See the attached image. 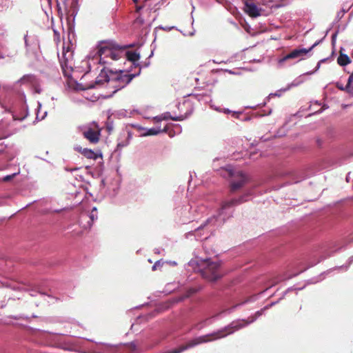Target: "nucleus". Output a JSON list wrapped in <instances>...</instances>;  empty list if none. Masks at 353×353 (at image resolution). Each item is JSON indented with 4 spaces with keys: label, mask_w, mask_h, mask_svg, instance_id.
Segmentation results:
<instances>
[{
    "label": "nucleus",
    "mask_w": 353,
    "mask_h": 353,
    "mask_svg": "<svg viewBox=\"0 0 353 353\" xmlns=\"http://www.w3.org/2000/svg\"><path fill=\"white\" fill-rule=\"evenodd\" d=\"M141 71V68L139 69V72L137 74H128L123 71L120 70L118 73L114 74V77L110 78L107 73L102 70L99 76L97 78L96 83L101 84L103 82H109L112 84V87L115 88L116 90L113 92H116L117 90L125 87L134 77L137 76Z\"/></svg>",
    "instance_id": "1"
},
{
    "label": "nucleus",
    "mask_w": 353,
    "mask_h": 353,
    "mask_svg": "<svg viewBox=\"0 0 353 353\" xmlns=\"http://www.w3.org/2000/svg\"><path fill=\"white\" fill-rule=\"evenodd\" d=\"M199 267L202 277L209 281H216L223 276L219 270L220 264L217 262L208 259L203 261Z\"/></svg>",
    "instance_id": "2"
},
{
    "label": "nucleus",
    "mask_w": 353,
    "mask_h": 353,
    "mask_svg": "<svg viewBox=\"0 0 353 353\" xmlns=\"http://www.w3.org/2000/svg\"><path fill=\"white\" fill-rule=\"evenodd\" d=\"M116 48V43L112 42H101L97 47V55L99 58V62L101 64H108L109 61L107 59L111 57V54Z\"/></svg>",
    "instance_id": "3"
},
{
    "label": "nucleus",
    "mask_w": 353,
    "mask_h": 353,
    "mask_svg": "<svg viewBox=\"0 0 353 353\" xmlns=\"http://www.w3.org/2000/svg\"><path fill=\"white\" fill-rule=\"evenodd\" d=\"M230 176H231V181L230 184V190L231 193H234L241 188H243L246 183H248V177L242 172H230Z\"/></svg>",
    "instance_id": "4"
},
{
    "label": "nucleus",
    "mask_w": 353,
    "mask_h": 353,
    "mask_svg": "<svg viewBox=\"0 0 353 353\" xmlns=\"http://www.w3.org/2000/svg\"><path fill=\"white\" fill-rule=\"evenodd\" d=\"M61 1H63V7H61L59 3H57L59 10L61 11L63 9L68 19L71 17L74 18L78 12V0Z\"/></svg>",
    "instance_id": "5"
},
{
    "label": "nucleus",
    "mask_w": 353,
    "mask_h": 353,
    "mask_svg": "<svg viewBox=\"0 0 353 353\" xmlns=\"http://www.w3.org/2000/svg\"><path fill=\"white\" fill-rule=\"evenodd\" d=\"M309 50L305 48L302 49H294L285 56H284L282 59L279 60V63L282 64L283 62L290 60V59H296L300 61L303 59L305 57H306L308 53Z\"/></svg>",
    "instance_id": "6"
},
{
    "label": "nucleus",
    "mask_w": 353,
    "mask_h": 353,
    "mask_svg": "<svg viewBox=\"0 0 353 353\" xmlns=\"http://www.w3.org/2000/svg\"><path fill=\"white\" fill-rule=\"evenodd\" d=\"M243 10L251 17H256L261 14V9L258 8L254 0H244Z\"/></svg>",
    "instance_id": "7"
},
{
    "label": "nucleus",
    "mask_w": 353,
    "mask_h": 353,
    "mask_svg": "<svg viewBox=\"0 0 353 353\" xmlns=\"http://www.w3.org/2000/svg\"><path fill=\"white\" fill-rule=\"evenodd\" d=\"M83 135L91 143H97L100 139V130L89 128L83 132Z\"/></svg>",
    "instance_id": "8"
},
{
    "label": "nucleus",
    "mask_w": 353,
    "mask_h": 353,
    "mask_svg": "<svg viewBox=\"0 0 353 353\" xmlns=\"http://www.w3.org/2000/svg\"><path fill=\"white\" fill-rule=\"evenodd\" d=\"M37 79V78L34 74H25L14 83V86L18 87L21 86L22 85H26L31 87L32 84L35 83V81Z\"/></svg>",
    "instance_id": "9"
},
{
    "label": "nucleus",
    "mask_w": 353,
    "mask_h": 353,
    "mask_svg": "<svg viewBox=\"0 0 353 353\" xmlns=\"http://www.w3.org/2000/svg\"><path fill=\"white\" fill-rule=\"evenodd\" d=\"M246 196L247 195H243L238 199H232L230 201H223L221 204V210H224L245 202L247 201L245 199Z\"/></svg>",
    "instance_id": "10"
},
{
    "label": "nucleus",
    "mask_w": 353,
    "mask_h": 353,
    "mask_svg": "<svg viewBox=\"0 0 353 353\" xmlns=\"http://www.w3.org/2000/svg\"><path fill=\"white\" fill-rule=\"evenodd\" d=\"M329 256H330V254L328 253L327 251L326 252L325 251L321 253L313 252H312V259L314 261H312L310 260V267H312V265H316L321 261L325 259Z\"/></svg>",
    "instance_id": "11"
},
{
    "label": "nucleus",
    "mask_w": 353,
    "mask_h": 353,
    "mask_svg": "<svg viewBox=\"0 0 353 353\" xmlns=\"http://www.w3.org/2000/svg\"><path fill=\"white\" fill-rule=\"evenodd\" d=\"M126 48V46H120L116 44V48H114L111 54L110 59L113 61L119 60L123 56L124 50H125Z\"/></svg>",
    "instance_id": "12"
},
{
    "label": "nucleus",
    "mask_w": 353,
    "mask_h": 353,
    "mask_svg": "<svg viewBox=\"0 0 353 353\" xmlns=\"http://www.w3.org/2000/svg\"><path fill=\"white\" fill-rule=\"evenodd\" d=\"M77 151L83 154L85 157L90 159H97L99 155L93 150L88 148H77Z\"/></svg>",
    "instance_id": "13"
},
{
    "label": "nucleus",
    "mask_w": 353,
    "mask_h": 353,
    "mask_svg": "<svg viewBox=\"0 0 353 353\" xmlns=\"http://www.w3.org/2000/svg\"><path fill=\"white\" fill-rule=\"evenodd\" d=\"M123 56H125L128 61H132L133 63H134V62L138 61L140 58L139 53L132 51H124Z\"/></svg>",
    "instance_id": "14"
},
{
    "label": "nucleus",
    "mask_w": 353,
    "mask_h": 353,
    "mask_svg": "<svg viewBox=\"0 0 353 353\" xmlns=\"http://www.w3.org/2000/svg\"><path fill=\"white\" fill-rule=\"evenodd\" d=\"M168 130V126L166 125L163 130L159 128H150L148 130V131L145 132V135L147 136H152V135H157L161 132H167Z\"/></svg>",
    "instance_id": "15"
},
{
    "label": "nucleus",
    "mask_w": 353,
    "mask_h": 353,
    "mask_svg": "<svg viewBox=\"0 0 353 353\" xmlns=\"http://www.w3.org/2000/svg\"><path fill=\"white\" fill-rule=\"evenodd\" d=\"M350 61H351L350 57L347 54L343 53H341L337 59L338 64L341 66H345L347 65L348 63H350Z\"/></svg>",
    "instance_id": "16"
},
{
    "label": "nucleus",
    "mask_w": 353,
    "mask_h": 353,
    "mask_svg": "<svg viewBox=\"0 0 353 353\" xmlns=\"http://www.w3.org/2000/svg\"><path fill=\"white\" fill-rule=\"evenodd\" d=\"M346 88L347 92L353 95V72L348 77Z\"/></svg>",
    "instance_id": "17"
},
{
    "label": "nucleus",
    "mask_w": 353,
    "mask_h": 353,
    "mask_svg": "<svg viewBox=\"0 0 353 353\" xmlns=\"http://www.w3.org/2000/svg\"><path fill=\"white\" fill-rule=\"evenodd\" d=\"M63 59H61V58L59 59L63 72L64 74L66 75L67 70H68V68H71L72 66L71 65L68 66V63H69L68 58H66L64 61H63Z\"/></svg>",
    "instance_id": "18"
},
{
    "label": "nucleus",
    "mask_w": 353,
    "mask_h": 353,
    "mask_svg": "<svg viewBox=\"0 0 353 353\" xmlns=\"http://www.w3.org/2000/svg\"><path fill=\"white\" fill-rule=\"evenodd\" d=\"M163 120H172V121H181L182 120L181 117H172L169 112H165L161 115Z\"/></svg>",
    "instance_id": "19"
},
{
    "label": "nucleus",
    "mask_w": 353,
    "mask_h": 353,
    "mask_svg": "<svg viewBox=\"0 0 353 353\" xmlns=\"http://www.w3.org/2000/svg\"><path fill=\"white\" fill-rule=\"evenodd\" d=\"M31 88L34 90L35 93L40 94L41 92V85L38 79H36L35 83L31 85Z\"/></svg>",
    "instance_id": "20"
},
{
    "label": "nucleus",
    "mask_w": 353,
    "mask_h": 353,
    "mask_svg": "<svg viewBox=\"0 0 353 353\" xmlns=\"http://www.w3.org/2000/svg\"><path fill=\"white\" fill-rule=\"evenodd\" d=\"M352 262H353V256H352L351 257L349 258L348 263H347V265H345V266H344V265L339 266V267H337L336 268L344 269L346 271L348 269L349 266L350 265V264Z\"/></svg>",
    "instance_id": "21"
},
{
    "label": "nucleus",
    "mask_w": 353,
    "mask_h": 353,
    "mask_svg": "<svg viewBox=\"0 0 353 353\" xmlns=\"http://www.w3.org/2000/svg\"><path fill=\"white\" fill-rule=\"evenodd\" d=\"M97 208H92V212L90 215V218L91 219L92 221H94V219H97V216L96 214H94V212H97Z\"/></svg>",
    "instance_id": "22"
},
{
    "label": "nucleus",
    "mask_w": 353,
    "mask_h": 353,
    "mask_svg": "<svg viewBox=\"0 0 353 353\" xmlns=\"http://www.w3.org/2000/svg\"><path fill=\"white\" fill-rule=\"evenodd\" d=\"M339 31H335L332 35V43L334 45Z\"/></svg>",
    "instance_id": "23"
},
{
    "label": "nucleus",
    "mask_w": 353,
    "mask_h": 353,
    "mask_svg": "<svg viewBox=\"0 0 353 353\" xmlns=\"http://www.w3.org/2000/svg\"><path fill=\"white\" fill-rule=\"evenodd\" d=\"M336 87L341 90H345L347 92V88H346V85L345 86H343V84H341V83L339 82H337L336 84Z\"/></svg>",
    "instance_id": "24"
},
{
    "label": "nucleus",
    "mask_w": 353,
    "mask_h": 353,
    "mask_svg": "<svg viewBox=\"0 0 353 353\" xmlns=\"http://www.w3.org/2000/svg\"><path fill=\"white\" fill-rule=\"evenodd\" d=\"M143 23H144V20L141 17H137L134 20V23H139V25H142V24H143Z\"/></svg>",
    "instance_id": "25"
},
{
    "label": "nucleus",
    "mask_w": 353,
    "mask_h": 353,
    "mask_svg": "<svg viewBox=\"0 0 353 353\" xmlns=\"http://www.w3.org/2000/svg\"><path fill=\"white\" fill-rule=\"evenodd\" d=\"M328 60H329V58H325V59H321V61H319V63H317V65H316V70H315L314 72H315L316 70H318V69H319V68L320 67V64H321V63L325 62V61H328Z\"/></svg>",
    "instance_id": "26"
},
{
    "label": "nucleus",
    "mask_w": 353,
    "mask_h": 353,
    "mask_svg": "<svg viewBox=\"0 0 353 353\" xmlns=\"http://www.w3.org/2000/svg\"><path fill=\"white\" fill-rule=\"evenodd\" d=\"M14 175H15V174H12V175H7V176H6L3 178V181H10V179H12L14 177Z\"/></svg>",
    "instance_id": "27"
},
{
    "label": "nucleus",
    "mask_w": 353,
    "mask_h": 353,
    "mask_svg": "<svg viewBox=\"0 0 353 353\" xmlns=\"http://www.w3.org/2000/svg\"><path fill=\"white\" fill-rule=\"evenodd\" d=\"M154 121L156 123H159V122L163 121L162 116L161 115V116L155 117L154 118Z\"/></svg>",
    "instance_id": "28"
},
{
    "label": "nucleus",
    "mask_w": 353,
    "mask_h": 353,
    "mask_svg": "<svg viewBox=\"0 0 353 353\" xmlns=\"http://www.w3.org/2000/svg\"><path fill=\"white\" fill-rule=\"evenodd\" d=\"M145 6V5H143V6H136V12H139L143 7Z\"/></svg>",
    "instance_id": "29"
},
{
    "label": "nucleus",
    "mask_w": 353,
    "mask_h": 353,
    "mask_svg": "<svg viewBox=\"0 0 353 353\" xmlns=\"http://www.w3.org/2000/svg\"><path fill=\"white\" fill-rule=\"evenodd\" d=\"M188 292H189V294L187 295V296H189L190 294H192L195 293L196 292V290L190 289Z\"/></svg>",
    "instance_id": "30"
},
{
    "label": "nucleus",
    "mask_w": 353,
    "mask_h": 353,
    "mask_svg": "<svg viewBox=\"0 0 353 353\" xmlns=\"http://www.w3.org/2000/svg\"><path fill=\"white\" fill-rule=\"evenodd\" d=\"M67 53H68V51H66V52H65L64 50H63L61 59H66L65 56H66Z\"/></svg>",
    "instance_id": "31"
},
{
    "label": "nucleus",
    "mask_w": 353,
    "mask_h": 353,
    "mask_svg": "<svg viewBox=\"0 0 353 353\" xmlns=\"http://www.w3.org/2000/svg\"><path fill=\"white\" fill-rule=\"evenodd\" d=\"M263 310H261L260 311H257L255 314L256 316H260L262 314V312H263Z\"/></svg>",
    "instance_id": "32"
},
{
    "label": "nucleus",
    "mask_w": 353,
    "mask_h": 353,
    "mask_svg": "<svg viewBox=\"0 0 353 353\" xmlns=\"http://www.w3.org/2000/svg\"><path fill=\"white\" fill-rule=\"evenodd\" d=\"M318 43H319L318 42H316V43H314L312 46H310V51H311V50H312V49H313L316 46H317V44H318Z\"/></svg>",
    "instance_id": "33"
},
{
    "label": "nucleus",
    "mask_w": 353,
    "mask_h": 353,
    "mask_svg": "<svg viewBox=\"0 0 353 353\" xmlns=\"http://www.w3.org/2000/svg\"><path fill=\"white\" fill-rule=\"evenodd\" d=\"M352 242H353V236L352 237H350L347 239V243H352Z\"/></svg>",
    "instance_id": "34"
},
{
    "label": "nucleus",
    "mask_w": 353,
    "mask_h": 353,
    "mask_svg": "<svg viewBox=\"0 0 353 353\" xmlns=\"http://www.w3.org/2000/svg\"><path fill=\"white\" fill-rule=\"evenodd\" d=\"M321 112H322V108H321V109H320V110H319V111H316V112H313V113H310V115L311 116V115H312V114H316V113Z\"/></svg>",
    "instance_id": "35"
},
{
    "label": "nucleus",
    "mask_w": 353,
    "mask_h": 353,
    "mask_svg": "<svg viewBox=\"0 0 353 353\" xmlns=\"http://www.w3.org/2000/svg\"><path fill=\"white\" fill-rule=\"evenodd\" d=\"M283 279H277V280L274 283V284L277 283H279V282H280V281H283Z\"/></svg>",
    "instance_id": "36"
},
{
    "label": "nucleus",
    "mask_w": 353,
    "mask_h": 353,
    "mask_svg": "<svg viewBox=\"0 0 353 353\" xmlns=\"http://www.w3.org/2000/svg\"><path fill=\"white\" fill-rule=\"evenodd\" d=\"M317 281L316 279H310V283H316Z\"/></svg>",
    "instance_id": "37"
},
{
    "label": "nucleus",
    "mask_w": 353,
    "mask_h": 353,
    "mask_svg": "<svg viewBox=\"0 0 353 353\" xmlns=\"http://www.w3.org/2000/svg\"><path fill=\"white\" fill-rule=\"evenodd\" d=\"M124 145L123 144H121V143H119L118 144V147L120 148V147H123Z\"/></svg>",
    "instance_id": "38"
},
{
    "label": "nucleus",
    "mask_w": 353,
    "mask_h": 353,
    "mask_svg": "<svg viewBox=\"0 0 353 353\" xmlns=\"http://www.w3.org/2000/svg\"><path fill=\"white\" fill-rule=\"evenodd\" d=\"M132 1H133V2H134V3H136V4H137V3H138V1H139V0H132Z\"/></svg>",
    "instance_id": "39"
},
{
    "label": "nucleus",
    "mask_w": 353,
    "mask_h": 353,
    "mask_svg": "<svg viewBox=\"0 0 353 353\" xmlns=\"http://www.w3.org/2000/svg\"><path fill=\"white\" fill-rule=\"evenodd\" d=\"M77 170V168H73V169H70V171Z\"/></svg>",
    "instance_id": "40"
},
{
    "label": "nucleus",
    "mask_w": 353,
    "mask_h": 353,
    "mask_svg": "<svg viewBox=\"0 0 353 353\" xmlns=\"http://www.w3.org/2000/svg\"><path fill=\"white\" fill-rule=\"evenodd\" d=\"M57 3H59V0H57Z\"/></svg>",
    "instance_id": "41"
}]
</instances>
